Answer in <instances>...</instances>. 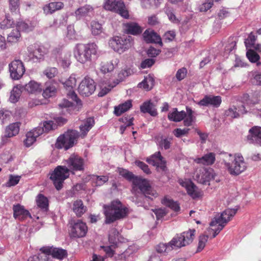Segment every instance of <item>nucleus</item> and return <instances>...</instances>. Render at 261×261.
Here are the masks:
<instances>
[{
  "mask_svg": "<svg viewBox=\"0 0 261 261\" xmlns=\"http://www.w3.org/2000/svg\"><path fill=\"white\" fill-rule=\"evenodd\" d=\"M118 172L120 175L128 181H132L133 185L138 187L146 197H158V193L151 187L147 179L135 176L132 172L123 168H118Z\"/></svg>",
  "mask_w": 261,
  "mask_h": 261,
  "instance_id": "obj_1",
  "label": "nucleus"
},
{
  "mask_svg": "<svg viewBox=\"0 0 261 261\" xmlns=\"http://www.w3.org/2000/svg\"><path fill=\"white\" fill-rule=\"evenodd\" d=\"M105 223L111 224L124 219L128 214V209L119 200H114L108 205H104Z\"/></svg>",
  "mask_w": 261,
  "mask_h": 261,
  "instance_id": "obj_2",
  "label": "nucleus"
},
{
  "mask_svg": "<svg viewBox=\"0 0 261 261\" xmlns=\"http://www.w3.org/2000/svg\"><path fill=\"white\" fill-rule=\"evenodd\" d=\"M223 163L228 173L232 176L241 174L247 168V163L240 153L226 155L223 160Z\"/></svg>",
  "mask_w": 261,
  "mask_h": 261,
  "instance_id": "obj_3",
  "label": "nucleus"
},
{
  "mask_svg": "<svg viewBox=\"0 0 261 261\" xmlns=\"http://www.w3.org/2000/svg\"><path fill=\"white\" fill-rule=\"evenodd\" d=\"M97 46L94 43L78 44L74 55L78 62L82 64L91 62L96 58Z\"/></svg>",
  "mask_w": 261,
  "mask_h": 261,
  "instance_id": "obj_4",
  "label": "nucleus"
},
{
  "mask_svg": "<svg viewBox=\"0 0 261 261\" xmlns=\"http://www.w3.org/2000/svg\"><path fill=\"white\" fill-rule=\"evenodd\" d=\"M238 211L237 208H227L223 211L221 215L216 218L215 217L211 222L210 225L211 227H214L218 225L217 228L214 229L208 228L207 231L209 234L213 233L212 236L210 238L213 239L215 238L219 232L223 229L225 225L231 219L236 215Z\"/></svg>",
  "mask_w": 261,
  "mask_h": 261,
  "instance_id": "obj_5",
  "label": "nucleus"
},
{
  "mask_svg": "<svg viewBox=\"0 0 261 261\" xmlns=\"http://www.w3.org/2000/svg\"><path fill=\"white\" fill-rule=\"evenodd\" d=\"M49 175L55 188L59 191L63 188L65 180L69 176V169L65 166L59 165Z\"/></svg>",
  "mask_w": 261,
  "mask_h": 261,
  "instance_id": "obj_6",
  "label": "nucleus"
},
{
  "mask_svg": "<svg viewBox=\"0 0 261 261\" xmlns=\"http://www.w3.org/2000/svg\"><path fill=\"white\" fill-rule=\"evenodd\" d=\"M79 137V132L75 130H68L60 135L56 143V147L58 149L64 148L65 150L72 147Z\"/></svg>",
  "mask_w": 261,
  "mask_h": 261,
  "instance_id": "obj_7",
  "label": "nucleus"
},
{
  "mask_svg": "<svg viewBox=\"0 0 261 261\" xmlns=\"http://www.w3.org/2000/svg\"><path fill=\"white\" fill-rule=\"evenodd\" d=\"M110 46L115 51L121 54L130 48L134 44V40L131 36H115L109 40Z\"/></svg>",
  "mask_w": 261,
  "mask_h": 261,
  "instance_id": "obj_8",
  "label": "nucleus"
},
{
  "mask_svg": "<svg viewBox=\"0 0 261 261\" xmlns=\"http://www.w3.org/2000/svg\"><path fill=\"white\" fill-rule=\"evenodd\" d=\"M195 232L196 230L194 229H190L180 234H177L171 240V244L174 245L176 248L188 245L193 241Z\"/></svg>",
  "mask_w": 261,
  "mask_h": 261,
  "instance_id": "obj_9",
  "label": "nucleus"
},
{
  "mask_svg": "<svg viewBox=\"0 0 261 261\" xmlns=\"http://www.w3.org/2000/svg\"><path fill=\"white\" fill-rule=\"evenodd\" d=\"M103 8L106 10L118 13L124 18L129 17V14L122 0H104Z\"/></svg>",
  "mask_w": 261,
  "mask_h": 261,
  "instance_id": "obj_10",
  "label": "nucleus"
},
{
  "mask_svg": "<svg viewBox=\"0 0 261 261\" xmlns=\"http://www.w3.org/2000/svg\"><path fill=\"white\" fill-rule=\"evenodd\" d=\"M69 235L71 238H79L85 237L88 231L86 224L81 220H72L70 222Z\"/></svg>",
  "mask_w": 261,
  "mask_h": 261,
  "instance_id": "obj_11",
  "label": "nucleus"
},
{
  "mask_svg": "<svg viewBox=\"0 0 261 261\" xmlns=\"http://www.w3.org/2000/svg\"><path fill=\"white\" fill-rule=\"evenodd\" d=\"M69 172L74 174L75 171H82L84 170V160L80 156L72 154L65 161Z\"/></svg>",
  "mask_w": 261,
  "mask_h": 261,
  "instance_id": "obj_12",
  "label": "nucleus"
},
{
  "mask_svg": "<svg viewBox=\"0 0 261 261\" xmlns=\"http://www.w3.org/2000/svg\"><path fill=\"white\" fill-rule=\"evenodd\" d=\"M96 89L94 81L88 76H86L81 82L78 88L79 93L84 96H89Z\"/></svg>",
  "mask_w": 261,
  "mask_h": 261,
  "instance_id": "obj_13",
  "label": "nucleus"
},
{
  "mask_svg": "<svg viewBox=\"0 0 261 261\" xmlns=\"http://www.w3.org/2000/svg\"><path fill=\"white\" fill-rule=\"evenodd\" d=\"M9 71L11 77L14 80L20 79L25 69L22 62L20 60H15L9 64Z\"/></svg>",
  "mask_w": 261,
  "mask_h": 261,
  "instance_id": "obj_14",
  "label": "nucleus"
},
{
  "mask_svg": "<svg viewBox=\"0 0 261 261\" xmlns=\"http://www.w3.org/2000/svg\"><path fill=\"white\" fill-rule=\"evenodd\" d=\"M42 253L45 255H51L53 258L62 260L67 256L66 250L61 248H56L53 246H44L40 249Z\"/></svg>",
  "mask_w": 261,
  "mask_h": 261,
  "instance_id": "obj_15",
  "label": "nucleus"
},
{
  "mask_svg": "<svg viewBox=\"0 0 261 261\" xmlns=\"http://www.w3.org/2000/svg\"><path fill=\"white\" fill-rule=\"evenodd\" d=\"M215 173L212 168H202L197 171L195 175L197 181L203 185H210L209 182L215 178Z\"/></svg>",
  "mask_w": 261,
  "mask_h": 261,
  "instance_id": "obj_16",
  "label": "nucleus"
},
{
  "mask_svg": "<svg viewBox=\"0 0 261 261\" xmlns=\"http://www.w3.org/2000/svg\"><path fill=\"white\" fill-rule=\"evenodd\" d=\"M76 80L75 77L73 75H71L63 83V84L66 90L69 91L68 93H67V96L69 98H71L72 100L75 101L77 106L81 107L82 105V101L78 98L77 95L73 91V89L76 86Z\"/></svg>",
  "mask_w": 261,
  "mask_h": 261,
  "instance_id": "obj_17",
  "label": "nucleus"
},
{
  "mask_svg": "<svg viewBox=\"0 0 261 261\" xmlns=\"http://www.w3.org/2000/svg\"><path fill=\"white\" fill-rule=\"evenodd\" d=\"M146 162L153 166L156 168H160L162 171H165L166 169V161L162 156L160 151H157L153 154L146 159Z\"/></svg>",
  "mask_w": 261,
  "mask_h": 261,
  "instance_id": "obj_18",
  "label": "nucleus"
},
{
  "mask_svg": "<svg viewBox=\"0 0 261 261\" xmlns=\"http://www.w3.org/2000/svg\"><path fill=\"white\" fill-rule=\"evenodd\" d=\"M180 184L186 188L187 193L192 198L196 199L201 196V191L199 190L197 187L191 181H182L180 182Z\"/></svg>",
  "mask_w": 261,
  "mask_h": 261,
  "instance_id": "obj_19",
  "label": "nucleus"
},
{
  "mask_svg": "<svg viewBox=\"0 0 261 261\" xmlns=\"http://www.w3.org/2000/svg\"><path fill=\"white\" fill-rule=\"evenodd\" d=\"M221 102L222 98L220 96L205 95L199 101L198 105L201 106H212L215 108H218Z\"/></svg>",
  "mask_w": 261,
  "mask_h": 261,
  "instance_id": "obj_20",
  "label": "nucleus"
},
{
  "mask_svg": "<svg viewBox=\"0 0 261 261\" xmlns=\"http://www.w3.org/2000/svg\"><path fill=\"white\" fill-rule=\"evenodd\" d=\"M13 217L16 219L23 221L28 217L31 218L30 212L25 210L23 206L19 204L14 205L13 206Z\"/></svg>",
  "mask_w": 261,
  "mask_h": 261,
  "instance_id": "obj_21",
  "label": "nucleus"
},
{
  "mask_svg": "<svg viewBox=\"0 0 261 261\" xmlns=\"http://www.w3.org/2000/svg\"><path fill=\"white\" fill-rule=\"evenodd\" d=\"M144 40L147 43H154L162 46L161 37L153 30L147 29L143 34Z\"/></svg>",
  "mask_w": 261,
  "mask_h": 261,
  "instance_id": "obj_22",
  "label": "nucleus"
},
{
  "mask_svg": "<svg viewBox=\"0 0 261 261\" xmlns=\"http://www.w3.org/2000/svg\"><path fill=\"white\" fill-rule=\"evenodd\" d=\"M123 29L125 33L133 35H138L143 31L142 27L138 23L134 22L124 23Z\"/></svg>",
  "mask_w": 261,
  "mask_h": 261,
  "instance_id": "obj_23",
  "label": "nucleus"
},
{
  "mask_svg": "<svg viewBox=\"0 0 261 261\" xmlns=\"http://www.w3.org/2000/svg\"><path fill=\"white\" fill-rule=\"evenodd\" d=\"M140 111L143 113H148L153 117L158 115L156 106L150 100L144 101L140 106Z\"/></svg>",
  "mask_w": 261,
  "mask_h": 261,
  "instance_id": "obj_24",
  "label": "nucleus"
},
{
  "mask_svg": "<svg viewBox=\"0 0 261 261\" xmlns=\"http://www.w3.org/2000/svg\"><path fill=\"white\" fill-rule=\"evenodd\" d=\"M44 130L43 128H36L28 132L26 134V139L24 140V143L26 146H31L36 140V138L39 136Z\"/></svg>",
  "mask_w": 261,
  "mask_h": 261,
  "instance_id": "obj_25",
  "label": "nucleus"
},
{
  "mask_svg": "<svg viewBox=\"0 0 261 261\" xmlns=\"http://www.w3.org/2000/svg\"><path fill=\"white\" fill-rule=\"evenodd\" d=\"M248 139L251 142L261 145V127L254 126L249 130Z\"/></svg>",
  "mask_w": 261,
  "mask_h": 261,
  "instance_id": "obj_26",
  "label": "nucleus"
},
{
  "mask_svg": "<svg viewBox=\"0 0 261 261\" xmlns=\"http://www.w3.org/2000/svg\"><path fill=\"white\" fill-rule=\"evenodd\" d=\"M34 48L30 47L28 50L30 51V57L32 59L40 60L45 54V48L41 46H34Z\"/></svg>",
  "mask_w": 261,
  "mask_h": 261,
  "instance_id": "obj_27",
  "label": "nucleus"
},
{
  "mask_svg": "<svg viewBox=\"0 0 261 261\" xmlns=\"http://www.w3.org/2000/svg\"><path fill=\"white\" fill-rule=\"evenodd\" d=\"M239 112L241 113L242 114L247 113V111L245 110V107L244 105H241L238 110L236 106H233L225 111V114L227 116L230 117L232 118H236L240 116Z\"/></svg>",
  "mask_w": 261,
  "mask_h": 261,
  "instance_id": "obj_28",
  "label": "nucleus"
},
{
  "mask_svg": "<svg viewBox=\"0 0 261 261\" xmlns=\"http://www.w3.org/2000/svg\"><path fill=\"white\" fill-rule=\"evenodd\" d=\"M64 4L61 2H51L43 7V10L46 14H53L56 11L63 8Z\"/></svg>",
  "mask_w": 261,
  "mask_h": 261,
  "instance_id": "obj_29",
  "label": "nucleus"
},
{
  "mask_svg": "<svg viewBox=\"0 0 261 261\" xmlns=\"http://www.w3.org/2000/svg\"><path fill=\"white\" fill-rule=\"evenodd\" d=\"M20 123L15 122L10 124L5 129V137L11 138L17 135L19 132Z\"/></svg>",
  "mask_w": 261,
  "mask_h": 261,
  "instance_id": "obj_30",
  "label": "nucleus"
},
{
  "mask_svg": "<svg viewBox=\"0 0 261 261\" xmlns=\"http://www.w3.org/2000/svg\"><path fill=\"white\" fill-rule=\"evenodd\" d=\"M215 161V154L210 152L203 155L201 158H197L195 162L197 164H202L204 165H211Z\"/></svg>",
  "mask_w": 261,
  "mask_h": 261,
  "instance_id": "obj_31",
  "label": "nucleus"
},
{
  "mask_svg": "<svg viewBox=\"0 0 261 261\" xmlns=\"http://www.w3.org/2000/svg\"><path fill=\"white\" fill-rule=\"evenodd\" d=\"M132 107V100H127L123 103L115 106L114 108V114L117 116H120L122 113L127 111Z\"/></svg>",
  "mask_w": 261,
  "mask_h": 261,
  "instance_id": "obj_32",
  "label": "nucleus"
},
{
  "mask_svg": "<svg viewBox=\"0 0 261 261\" xmlns=\"http://www.w3.org/2000/svg\"><path fill=\"white\" fill-rule=\"evenodd\" d=\"M23 90V86L22 85H17L14 86L11 92L9 97L10 101L12 103L17 102Z\"/></svg>",
  "mask_w": 261,
  "mask_h": 261,
  "instance_id": "obj_33",
  "label": "nucleus"
},
{
  "mask_svg": "<svg viewBox=\"0 0 261 261\" xmlns=\"http://www.w3.org/2000/svg\"><path fill=\"white\" fill-rule=\"evenodd\" d=\"M187 116L186 112L184 111L178 112L176 108L174 109L173 111L170 112L168 115V119L174 122H179L182 120Z\"/></svg>",
  "mask_w": 261,
  "mask_h": 261,
  "instance_id": "obj_34",
  "label": "nucleus"
},
{
  "mask_svg": "<svg viewBox=\"0 0 261 261\" xmlns=\"http://www.w3.org/2000/svg\"><path fill=\"white\" fill-rule=\"evenodd\" d=\"M94 120L92 117L88 118L83 122L80 127L83 138L87 134L90 129L94 126Z\"/></svg>",
  "mask_w": 261,
  "mask_h": 261,
  "instance_id": "obj_35",
  "label": "nucleus"
},
{
  "mask_svg": "<svg viewBox=\"0 0 261 261\" xmlns=\"http://www.w3.org/2000/svg\"><path fill=\"white\" fill-rule=\"evenodd\" d=\"M73 211L77 217H81L86 211V207L83 204V201L80 200H76L73 204Z\"/></svg>",
  "mask_w": 261,
  "mask_h": 261,
  "instance_id": "obj_36",
  "label": "nucleus"
},
{
  "mask_svg": "<svg viewBox=\"0 0 261 261\" xmlns=\"http://www.w3.org/2000/svg\"><path fill=\"white\" fill-rule=\"evenodd\" d=\"M174 248L176 247L171 244L170 241L168 243H160L156 246L155 250L159 253H168Z\"/></svg>",
  "mask_w": 261,
  "mask_h": 261,
  "instance_id": "obj_37",
  "label": "nucleus"
},
{
  "mask_svg": "<svg viewBox=\"0 0 261 261\" xmlns=\"http://www.w3.org/2000/svg\"><path fill=\"white\" fill-rule=\"evenodd\" d=\"M23 89L30 93H34L41 91V87L40 84L34 81H31L29 83L23 86Z\"/></svg>",
  "mask_w": 261,
  "mask_h": 261,
  "instance_id": "obj_38",
  "label": "nucleus"
},
{
  "mask_svg": "<svg viewBox=\"0 0 261 261\" xmlns=\"http://www.w3.org/2000/svg\"><path fill=\"white\" fill-rule=\"evenodd\" d=\"M37 206L44 211L48 210V200L43 195L40 194L38 195L36 199Z\"/></svg>",
  "mask_w": 261,
  "mask_h": 261,
  "instance_id": "obj_39",
  "label": "nucleus"
},
{
  "mask_svg": "<svg viewBox=\"0 0 261 261\" xmlns=\"http://www.w3.org/2000/svg\"><path fill=\"white\" fill-rule=\"evenodd\" d=\"M161 202L164 205L169 207L175 212H178L180 210V206L179 204L174 201L172 199L165 196L162 200Z\"/></svg>",
  "mask_w": 261,
  "mask_h": 261,
  "instance_id": "obj_40",
  "label": "nucleus"
},
{
  "mask_svg": "<svg viewBox=\"0 0 261 261\" xmlns=\"http://www.w3.org/2000/svg\"><path fill=\"white\" fill-rule=\"evenodd\" d=\"M154 86V80L152 77L149 76L146 77L143 81L138 84V87L143 88L146 91L150 90Z\"/></svg>",
  "mask_w": 261,
  "mask_h": 261,
  "instance_id": "obj_41",
  "label": "nucleus"
},
{
  "mask_svg": "<svg viewBox=\"0 0 261 261\" xmlns=\"http://www.w3.org/2000/svg\"><path fill=\"white\" fill-rule=\"evenodd\" d=\"M93 11V9L91 6L90 5H85L77 9L75 12V14L76 16H79L80 17H84L92 13Z\"/></svg>",
  "mask_w": 261,
  "mask_h": 261,
  "instance_id": "obj_42",
  "label": "nucleus"
},
{
  "mask_svg": "<svg viewBox=\"0 0 261 261\" xmlns=\"http://www.w3.org/2000/svg\"><path fill=\"white\" fill-rule=\"evenodd\" d=\"M109 177L107 175H93L92 179L95 186H101L109 180Z\"/></svg>",
  "mask_w": 261,
  "mask_h": 261,
  "instance_id": "obj_43",
  "label": "nucleus"
},
{
  "mask_svg": "<svg viewBox=\"0 0 261 261\" xmlns=\"http://www.w3.org/2000/svg\"><path fill=\"white\" fill-rule=\"evenodd\" d=\"M57 93V88L55 86L50 85L46 87L44 90L42 95L45 98L54 96Z\"/></svg>",
  "mask_w": 261,
  "mask_h": 261,
  "instance_id": "obj_44",
  "label": "nucleus"
},
{
  "mask_svg": "<svg viewBox=\"0 0 261 261\" xmlns=\"http://www.w3.org/2000/svg\"><path fill=\"white\" fill-rule=\"evenodd\" d=\"M14 22L9 14L5 15V18L0 23V28L2 29H6L13 27Z\"/></svg>",
  "mask_w": 261,
  "mask_h": 261,
  "instance_id": "obj_45",
  "label": "nucleus"
},
{
  "mask_svg": "<svg viewBox=\"0 0 261 261\" xmlns=\"http://www.w3.org/2000/svg\"><path fill=\"white\" fill-rule=\"evenodd\" d=\"M187 116L183 119L184 124L186 126H190L192 125V123L194 121V117L193 115V112L191 109L187 107Z\"/></svg>",
  "mask_w": 261,
  "mask_h": 261,
  "instance_id": "obj_46",
  "label": "nucleus"
},
{
  "mask_svg": "<svg viewBox=\"0 0 261 261\" xmlns=\"http://www.w3.org/2000/svg\"><path fill=\"white\" fill-rule=\"evenodd\" d=\"M16 28V30H18L19 32L20 31L29 32L33 29V27L32 25L22 20L17 22Z\"/></svg>",
  "mask_w": 261,
  "mask_h": 261,
  "instance_id": "obj_47",
  "label": "nucleus"
},
{
  "mask_svg": "<svg viewBox=\"0 0 261 261\" xmlns=\"http://www.w3.org/2000/svg\"><path fill=\"white\" fill-rule=\"evenodd\" d=\"M119 233L116 228L110 229L109 234V241L111 244H117V241H119Z\"/></svg>",
  "mask_w": 261,
  "mask_h": 261,
  "instance_id": "obj_48",
  "label": "nucleus"
},
{
  "mask_svg": "<svg viewBox=\"0 0 261 261\" xmlns=\"http://www.w3.org/2000/svg\"><path fill=\"white\" fill-rule=\"evenodd\" d=\"M20 37V33L18 30H13L7 37V41L9 42H17Z\"/></svg>",
  "mask_w": 261,
  "mask_h": 261,
  "instance_id": "obj_49",
  "label": "nucleus"
},
{
  "mask_svg": "<svg viewBox=\"0 0 261 261\" xmlns=\"http://www.w3.org/2000/svg\"><path fill=\"white\" fill-rule=\"evenodd\" d=\"M114 69V64L112 61L102 62L100 67V71L106 73L112 71Z\"/></svg>",
  "mask_w": 261,
  "mask_h": 261,
  "instance_id": "obj_50",
  "label": "nucleus"
},
{
  "mask_svg": "<svg viewBox=\"0 0 261 261\" xmlns=\"http://www.w3.org/2000/svg\"><path fill=\"white\" fill-rule=\"evenodd\" d=\"M92 33L94 35L100 34L102 32L101 24L97 21H93L91 24Z\"/></svg>",
  "mask_w": 261,
  "mask_h": 261,
  "instance_id": "obj_51",
  "label": "nucleus"
},
{
  "mask_svg": "<svg viewBox=\"0 0 261 261\" xmlns=\"http://www.w3.org/2000/svg\"><path fill=\"white\" fill-rule=\"evenodd\" d=\"M117 244H111L110 246H102L101 248L105 252L107 256L112 257L114 254V249L116 248Z\"/></svg>",
  "mask_w": 261,
  "mask_h": 261,
  "instance_id": "obj_52",
  "label": "nucleus"
},
{
  "mask_svg": "<svg viewBox=\"0 0 261 261\" xmlns=\"http://www.w3.org/2000/svg\"><path fill=\"white\" fill-rule=\"evenodd\" d=\"M246 56L248 60L252 63L257 62L260 58L258 54L252 49H249L247 51Z\"/></svg>",
  "mask_w": 261,
  "mask_h": 261,
  "instance_id": "obj_53",
  "label": "nucleus"
},
{
  "mask_svg": "<svg viewBox=\"0 0 261 261\" xmlns=\"http://www.w3.org/2000/svg\"><path fill=\"white\" fill-rule=\"evenodd\" d=\"M21 178V176L18 175H14L12 174H10L9 175V178L8 181L6 182V185L8 187H11L12 186H14L18 184L20 179Z\"/></svg>",
  "mask_w": 261,
  "mask_h": 261,
  "instance_id": "obj_54",
  "label": "nucleus"
},
{
  "mask_svg": "<svg viewBox=\"0 0 261 261\" xmlns=\"http://www.w3.org/2000/svg\"><path fill=\"white\" fill-rule=\"evenodd\" d=\"M58 73L57 68L55 67H47L43 71L44 75L48 79H52L55 77Z\"/></svg>",
  "mask_w": 261,
  "mask_h": 261,
  "instance_id": "obj_55",
  "label": "nucleus"
},
{
  "mask_svg": "<svg viewBox=\"0 0 261 261\" xmlns=\"http://www.w3.org/2000/svg\"><path fill=\"white\" fill-rule=\"evenodd\" d=\"M208 238V235L201 234L199 236L197 252H200L203 249Z\"/></svg>",
  "mask_w": 261,
  "mask_h": 261,
  "instance_id": "obj_56",
  "label": "nucleus"
},
{
  "mask_svg": "<svg viewBox=\"0 0 261 261\" xmlns=\"http://www.w3.org/2000/svg\"><path fill=\"white\" fill-rule=\"evenodd\" d=\"M171 138H163L159 142V146L165 150L168 149L170 148L171 144Z\"/></svg>",
  "mask_w": 261,
  "mask_h": 261,
  "instance_id": "obj_57",
  "label": "nucleus"
},
{
  "mask_svg": "<svg viewBox=\"0 0 261 261\" xmlns=\"http://www.w3.org/2000/svg\"><path fill=\"white\" fill-rule=\"evenodd\" d=\"M190 130L189 128H185L184 129L176 128L173 131V134L177 138H180L182 136L187 135Z\"/></svg>",
  "mask_w": 261,
  "mask_h": 261,
  "instance_id": "obj_58",
  "label": "nucleus"
},
{
  "mask_svg": "<svg viewBox=\"0 0 261 261\" xmlns=\"http://www.w3.org/2000/svg\"><path fill=\"white\" fill-rule=\"evenodd\" d=\"M187 74V69L185 67L179 69L176 73V77L178 81H181L184 79Z\"/></svg>",
  "mask_w": 261,
  "mask_h": 261,
  "instance_id": "obj_59",
  "label": "nucleus"
},
{
  "mask_svg": "<svg viewBox=\"0 0 261 261\" xmlns=\"http://www.w3.org/2000/svg\"><path fill=\"white\" fill-rule=\"evenodd\" d=\"M135 164L140 169H141L146 174H149L151 173V171L148 167V166L145 163L140 161H137L135 162Z\"/></svg>",
  "mask_w": 261,
  "mask_h": 261,
  "instance_id": "obj_60",
  "label": "nucleus"
},
{
  "mask_svg": "<svg viewBox=\"0 0 261 261\" xmlns=\"http://www.w3.org/2000/svg\"><path fill=\"white\" fill-rule=\"evenodd\" d=\"M11 115V112L10 111L2 109L0 111V119L3 123L8 119H9Z\"/></svg>",
  "mask_w": 261,
  "mask_h": 261,
  "instance_id": "obj_61",
  "label": "nucleus"
},
{
  "mask_svg": "<svg viewBox=\"0 0 261 261\" xmlns=\"http://www.w3.org/2000/svg\"><path fill=\"white\" fill-rule=\"evenodd\" d=\"M19 0H9V8L11 12H15L18 10Z\"/></svg>",
  "mask_w": 261,
  "mask_h": 261,
  "instance_id": "obj_62",
  "label": "nucleus"
},
{
  "mask_svg": "<svg viewBox=\"0 0 261 261\" xmlns=\"http://www.w3.org/2000/svg\"><path fill=\"white\" fill-rule=\"evenodd\" d=\"M131 70L130 69H124L121 70L118 74V76L120 81L123 80L124 78L131 74Z\"/></svg>",
  "mask_w": 261,
  "mask_h": 261,
  "instance_id": "obj_63",
  "label": "nucleus"
},
{
  "mask_svg": "<svg viewBox=\"0 0 261 261\" xmlns=\"http://www.w3.org/2000/svg\"><path fill=\"white\" fill-rule=\"evenodd\" d=\"M155 62L153 59H147L141 62V67L143 69L150 67Z\"/></svg>",
  "mask_w": 261,
  "mask_h": 261,
  "instance_id": "obj_64",
  "label": "nucleus"
}]
</instances>
